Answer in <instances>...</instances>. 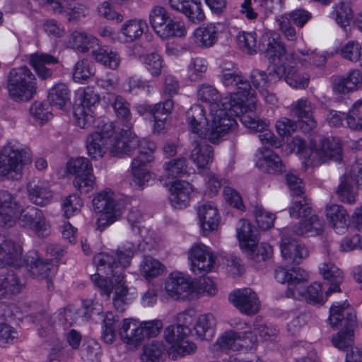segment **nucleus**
<instances>
[{"instance_id": "nucleus-9", "label": "nucleus", "mask_w": 362, "mask_h": 362, "mask_svg": "<svg viewBox=\"0 0 362 362\" xmlns=\"http://www.w3.org/2000/svg\"><path fill=\"white\" fill-rule=\"evenodd\" d=\"M149 23L157 35L162 39L182 37L187 30L182 23L174 21L163 6H154L149 12Z\"/></svg>"}, {"instance_id": "nucleus-26", "label": "nucleus", "mask_w": 362, "mask_h": 362, "mask_svg": "<svg viewBox=\"0 0 362 362\" xmlns=\"http://www.w3.org/2000/svg\"><path fill=\"white\" fill-rule=\"evenodd\" d=\"M22 248L9 237L0 234V266L19 267L22 264Z\"/></svg>"}, {"instance_id": "nucleus-20", "label": "nucleus", "mask_w": 362, "mask_h": 362, "mask_svg": "<svg viewBox=\"0 0 362 362\" xmlns=\"http://www.w3.org/2000/svg\"><path fill=\"white\" fill-rule=\"evenodd\" d=\"M308 274L300 267H293L291 269L279 267L275 270L274 277L281 283H288V289L286 292L287 297H298L301 293L296 292V288L300 282L305 281L308 279Z\"/></svg>"}, {"instance_id": "nucleus-51", "label": "nucleus", "mask_w": 362, "mask_h": 362, "mask_svg": "<svg viewBox=\"0 0 362 362\" xmlns=\"http://www.w3.org/2000/svg\"><path fill=\"white\" fill-rule=\"evenodd\" d=\"M218 33L214 24L202 26L194 32V42L202 45H213L217 42Z\"/></svg>"}, {"instance_id": "nucleus-28", "label": "nucleus", "mask_w": 362, "mask_h": 362, "mask_svg": "<svg viewBox=\"0 0 362 362\" xmlns=\"http://www.w3.org/2000/svg\"><path fill=\"white\" fill-rule=\"evenodd\" d=\"M29 200L35 205L45 206L48 204L52 197L53 193L50 190L48 183L38 178L30 180L26 186Z\"/></svg>"}, {"instance_id": "nucleus-43", "label": "nucleus", "mask_w": 362, "mask_h": 362, "mask_svg": "<svg viewBox=\"0 0 362 362\" xmlns=\"http://www.w3.org/2000/svg\"><path fill=\"white\" fill-rule=\"evenodd\" d=\"M216 318L211 314L201 315L194 326L196 336L201 340H209L215 332Z\"/></svg>"}, {"instance_id": "nucleus-22", "label": "nucleus", "mask_w": 362, "mask_h": 362, "mask_svg": "<svg viewBox=\"0 0 362 362\" xmlns=\"http://www.w3.org/2000/svg\"><path fill=\"white\" fill-rule=\"evenodd\" d=\"M119 335L122 341L131 349H137L145 339V334L140 322L132 318H126L122 320Z\"/></svg>"}, {"instance_id": "nucleus-44", "label": "nucleus", "mask_w": 362, "mask_h": 362, "mask_svg": "<svg viewBox=\"0 0 362 362\" xmlns=\"http://www.w3.org/2000/svg\"><path fill=\"white\" fill-rule=\"evenodd\" d=\"M156 148L155 143L145 139H141L139 141V146L136 148L138 155L132 161V168H134V163L136 161L137 168H146V165L153 160V153Z\"/></svg>"}, {"instance_id": "nucleus-11", "label": "nucleus", "mask_w": 362, "mask_h": 362, "mask_svg": "<svg viewBox=\"0 0 362 362\" xmlns=\"http://www.w3.org/2000/svg\"><path fill=\"white\" fill-rule=\"evenodd\" d=\"M255 110L245 111L238 115L242 124L247 128L255 132H259L258 137L265 148H279L281 146L282 141L268 129L269 122L259 118L255 113Z\"/></svg>"}, {"instance_id": "nucleus-12", "label": "nucleus", "mask_w": 362, "mask_h": 362, "mask_svg": "<svg viewBox=\"0 0 362 362\" xmlns=\"http://www.w3.org/2000/svg\"><path fill=\"white\" fill-rule=\"evenodd\" d=\"M281 54V66L286 69L285 74L283 75L286 82L291 87L296 88H305L308 86L309 82V76L305 73H300L297 69V61H300V57L292 51L284 48L278 49Z\"/></svg>"}, {"instance_id": "nucleus-10", "label": "nucleus", "mask_w": 362, "mask_h": 362, "mask_svg": "<svg viewBox=\"0 0 362 362\" xmlns=\"http://www.w3.org/2000/svg\"><path fill=\"white\" fill-rule=\"evenodd\" d=\"M257 343V336L251 330L243 332L228 330L217 339L213 345V349L221 351L249 350L254 348Z\"/></svg>"}, {"instance_id": "nucleus-13", "label": "nucleus", "mask_w": 362, "mask_h": 362, "mask_svg": "<svg viewBox=\"0 0 362 362\" xmlns=\"http://www.w3.org/2000/svg\"><path fill=\"white\" fill-rule=\"evenodd\" d=\"M126 129L119 132H115L112 127V132L110 139L109 149L114 156L123 158L131 156L139 146V140L137 136L131 132L132 124H124Z\"/></svg>"}, {"instance_id": "nucleus-53", "label": "nucleus", "mask_w": 362, "mask_h": 362, "mask_svg": "<svg viewBox=\"0 0 362 362\" xmlns=\"http://www.w3.org/2000/svg\"><path fill=\"white\" fill-rule=\"evenodd\" d=\"M145 28H147L145 21L132 20L123 25L122 32L126 37V42H132L142 35Z\"/></svg>"}, {"instance_id": "nucleus-50", "label": "nucleus", "mask_w": 362, "mask_h": 362, "mask_svg": "<svg viewBox=\"0 0 362 362\" xmlns=\"http://www.w3.org/2000/svg\"><path fill=\"white\" fill-rule=\"evenodd\" d=\"M165 266L151 256H146L140 264V272L146 279H152L162 275Z\"/></svg>"}, {"instance_id": "nucleus-60", "label": "nucleus", "mask_w": 362, "mask_h": 362, "mask_svg": "<svg viewBox=\"0 0 362 362\" xmlns=\"http://www.w3.org/2000/svg\"><path fill=\"white\" fill-rule=\"evenodd\" d=\"M73 185L75 189L81 194H88L93 191L96 186V177L93 173L75 176L73 180Z\"/></svg>"}, {"instance_id": "nucleus-41", "label": "nucleus", "mask_w": 362, "mask_h": 362, "mask_svg": "<svg viewBox=\"0 0 362 362\" xmlns=\"http://www.w3.org/2000/svg\"><path fill=\"white\" fill-rule=\"evenodd\" d=\"M214 150L212 146L205 142H196L191 152L190 159L198 168H206L213 160Z\"/></svg>"}, {"instance_id": "nucleus-19", "label": "nucleus", "mask_w": 362, "mask_h": 362, "mask_svg": "<svg viewBox=\"0 0 362 362\" xmlns=\"http://www.w3.org/2000/svg\"><path fill=\"white\" fill-rule=\"evenodd\" d=\"M290 230L283 232L281 243V252L286 264H300L308 256V249L295 239L290 237Z\"/></svg>"}, {"instance_id": "nucleus-7", "label": "nucleus", "mask_w": 362, "mask_h": 362, "mask_svg": "<svg viewBox=\"0 0 362 362\" xmlns=\"http://www.w3.org/2000/svg\"><path fill=\"white\" fill-rule=\"evenodd\" d=\"M93 206L95 212L100 213L96 225L103 230L117 221L122 216V207L116 200L114 192L108 189L98 192L93 199Z\"/></svg>"}, {"instance_id": "nucleus-15", "label": "nucleus", "mask_w": 362, "mask_h": 362, "mask_svg": "<svg viewBox=\"0 0 362 362\" xmlns=\"http://www.w3.org/2000/svg\"><path fill=\"white\" fill-rule=\"evenodd\" d=\"M112 132V124L109 122L105 124L100 131H95L87 136L86 147L92 159L98 160L105 156L109 148L107 142L110 141Z\"/></svg>"}, {"instance_id": "nucleus-38", "label": "nucleus", "mask_w": 362, "mask_h": 362, "mask_svg": "<svg viewBox=\"0 0 362 362\" xmlns=\"http://www.w3.org/2000/svg\"><path fill=\"white\" fill-rule=\"evenodd\" d=\"M324 227L323 220L317 215H312L307 219L300 221L295 225L290 233L292 232L298 236H314L319 235L322 233Z\"/></svg>"}, {"instance_id": "nucleus-36", "label": "nucleus", "mask_w": 362, "mask_h": 362, "mask_svg": "<svg viewBox=\"0 0 362 362\" xmlns=\"http://www.w3.org/2000/svg\"><path fill=\"white\" fill-rule=\"evenodd\" d=\"M200 226L204 233L216 230L219 223L218 209L212 202L201 204L197 209Z\"/></svg>"}, {"instance_id": "nucleus-16", "label": "nucleus", "mask_w": 362, "mask_h": 362, "mask_svg": "<svg viewBox=\"0 0 362 362\" xmlns=\"http://www.w3.org/2000/svg\"><path fill=\"white\" fill-rule=\"evenodd\" d=\"M229 301L243 314L253 315L260 308V301L256 293L250 288L234 290L228 296Z\"/></svg>"}, {"instance_id": "nucleus-18", "label": "nucleus", "mask_w": 362, "mask_h": 362, "mask_svg": "<svg viewBox=\"0 0 362 362\" xmlns=\"http://www.w3.org/2000/svg\"><path fill=\"white\" fill-rule=\"evenodd\" d=\"M19 220L21 225L32 230L37 236L45 237L49 234L50 226L43 212L33 206L21 210Z\"/></svg>"}, {"instance_id": "nucleus-48", "label": "nucleus", "mask_w": 362, "mask_h": 362, "mask_svg": "<svg viewBox=\"0 0 362 362\" xmlns=\"http://www.w3.org/2000/svg\"><path fill=\"white\" fill-rule=\"evenodd\" d=\"M119 317L112 312H107L103 322L101 339L106 344H112L116 338L117 323Z\"/></svg>"}, {"instance_id": "nucleus-40", "label": "nucleus", "mask_w": 362, "mask_h": 362, "mask_svg": "<svg viewBox=\"0 0 362 362\" xmlns=\"http://www.w3.org/2000/svg\"><path fill=\"white\" fill-rule=\"evenodd\" d=\"M320 272L324 279L332 281L325 292V297L327 298L334 292H340L339 284L343 280L341 271L334 264L325 262L320 267Z\"/></svg>"}, {"instance_id": "nucleus-54", "label": "nucleus", "mask_w": 362, "mask_h": 362, "mask_svg": "<svg viewBox=\"0 0 362 362\" xmlns=\"http://www.w3.org/2000/svg\"><path fill=\"white\" fill-rule=\"evenodd\" d=\"M346 124L353 130L362 129V98L356 101L346 114Z\"/></svg>"}, {"instance_id": "nucleus-39", "label": "nucleus", "mask_w": 362, "mask_h": 362, "mask_svg": "<svg viewBox=\"0 0 362 362\" xmlns=\"http://www.w3.org/2000/svg\"><path fill=\"white\" fill-rule=\"evenodd\" d=\"M76 0H57L52 2V10L56 13H66L69 15V20L77 19L85 16L87 9L86 6Z\"/></svg>"}, {"instance_id": "nucleus-32", "label": "nucleus", "mask_w": 362, "mask_h": 362, "mask_svg": "<svg viewBox=\"0 0 362 362\" xmlns=\"http://www.w3.org/2000/svg\"><path fill=\"white\" fill-rule=\"evenodd\" d=\"M172 9L180 11L194 23H199L205 19L202 3L198 0H169Z\"/></svg>"}, {"instance_id": "nucleus-8", "label": "nucleus", "mask_w": 362, "mask_h": 362, "mask_svg": "<svg viewBox=\"0 0 362 362\" xmlns=\"http://www.w3.org/2000/svg\"><path fill=\"white\" fill-rule=\"evenodd\" d=\"M284 47H268L264 51L265 56L268 58L270 66L268 74L264 71L255 69L252 71L250 79L254 87L262 91V89L267 88L272 83H275L283 78L286 69L281 66V54L278 53V49Z\"/></svg>"}, {"instance_id": "nucleus-59", "label": "nucleus", "mask_w": 362, "mask_h": 362, "mask_svg": "<svg viewBox=\"0 0 362 362\" xmlns=\"http://www.w3.org/2000/svg\"><path fill=\"white\" fill-rule=\"evenodd\" d=\"M356 327L346 326L341 332L332 338L334 346L339 349H344L354 343V333Z\"/></svg>"}, {"instance_id": "nucleus-63", "label": "nucleus", "mask_w": 362, "mask_h": 362, "mask_svg": "<svg viewBox=\"0 0 362 362\" xmlns=\"http://www.w3.org/2000/svg\"><path fill=\"white\" fill-rule=\"evenodd\" d=\"M253 326L254 329L264 340L271 341L276 340L279 330L275 326L267 325L258 317L255 318L254 320Z\"/></svg>"}, {"instance_id": "nucleus-1", "label": "nucleus", "mask_w": 362, "mask_h": 362, "mask_svg": "<svg viewBox=\"0 0 362 362\" xmlns=\"http://www.w3.org/2000/svg\"><path fill=\"white\" fill-rule=\"evenodd\" d=\"M135 251V245L128 242L115 252H100L93 257L97 272L91 275V280L107 298L114 291L113 305L119 312L124 311L134 298L125 286L123 269L129 266Z\"/></svg>"}, {"instance_id": "nucleus-34", "label": "nucleus", "mask_w": 362, "mask_h": 362, "mask_svg": "<svg viewBox=\"0 0 362 362\" xmlns=\"http://www.w3.org/2000/svg\"><path fill=\"white\" fill-rule=\"evenodd\" d=\"M59 62L57 57L47 53L36 52L29 56V64L33 66L37 76L42 80L52 76L53 71L47 66Z\"/></svg>"}, {"instance_id": "nucleus-49", "label": "nucleus", "mask_w": 362, "mask_h": 362, "mask_svg": "<svg viewBox=\"0 0 362 362\" xmlns=\"http://www.w3.org/2000/svg\"><path fill=\"white\" fill-rule=\"evenodd\" d=\"M165 350L163 341H153L144 346L141 360L144 362H160L165 355Z\"/></svg>"}, {"instance_id": "nucleus-33", "label": "nucleus", "mask_w": 362, "mask_h": 362, "mask_svg": "<svg viewBox=\"0 0 362 362\" xmlns=\"http://www.w3.org/2000/svg\"><path fill=\"white\" fill-rule=\"evenodd\" d=\"M313 107L305 98H300L292 104L291 114L300 120V128L304 132L313 130L316 127V121L313 116Z\"/></svg>"}, {"instance_id": "nucleus-3", "label": "nucleus", "mask_w": 362, "mask_h": 362, "mask_svg": "<svg viewBox=\"0 0 362 362\" xmlns=\"http://www.w3.org/2000/svg\"><path fill=\"white\" fill-rule=\"evenodd\" d=\"M226 87H236V91L223 98L222 105L238 116L245 111L256 110V98L249 82L238 69L221 75Z\"/></svg>"}, {"instance_id": "nucleus-55", "label": "nucleus", "mask_w": 362, "mask_h": 362, "mask_svg": "<svg viewBox=\"0 0 362 362\" xmlns=\"http://www.w3.org/2000/svg\"><path fill=\"white\" fill-rule=\"evenodd\" d=\"M139 59L142 62L146 69L150 72L152 76H160L163 64L161 57L156 53L152 52L147 54H141Z\"/></svg>"}, {"instance_id": "nucleus-21", "label": "nucleus", "mask_w": 362, "mask_h": 362, "mask_svg": "<svg viewBox=\"0 0 362 362\" xmlns=\"http://www.w3.org/2000/svg\"><path fill=\"white\" fill-rule=\"evenodd\" d=\"M186 122L192 133L197 134L200 138L207 136L209 140V129L211 119L208 121L206 111L201 105H193L186 112Z\"/></svg>"}, {"instance_id": "nucleus-4", "label": "nucleus", "mask_w": 362, "mask_h": 362, "mask_svg": "<svg viewBox=\"0 0 362 362\" xmlns=\"http://www.w3.org/2000/svg\"><path fill=\"white\" fill-rule=\"evenodd\" d=\"M31 160L29 148L17 141H9L0 149V176L18 180L21 177L24 165Z\"/></svg>"}, {"instance_id": "nucleus-37", "label": "nucleus", "mask_w": 362, "mask_h": 362, "mask_svg": "<svg viewBox=\"0 0 362 362\" xmlns=\"http://www.w3.org/2000/svg\"><path fill=\"white\" fill-rule=\"evenodd\" d=\"M329 224L337 233H344L348 228L349 215L346 210L338 204L327 206L325 210Z\"/></svg>"}, {"instance_id": "nucleus-57", "label": "nucleus", "mask_w": 362, "mask_h": 362, "mask_svg": "<svg viewBox=\"0 0 362 362\" xmlns=\"http://www.w3.org/2000/svg\"><path fill=\"white\" fill-rule=\"evenodd\" d=\"M74 115L76 125L82 129L88 128L94 122L93 110H90V108L76 105L74 110Z\"/></svg>"}, {"instance_id": "nucleus-62", "label": "nucleus", "mask_w": 362, "mask_h": 362, "mask_svg": "<svg viewBox=\"0 0 362 362\" xmlns=\"http://www.w3.org/2000/svg\"><path fill=\"white\" fill-rule=\"evenodd\" d=\"M298 199L293 202L289 209L291 217H306L311 214V206L309 200L304 197L298 196Z\"/></svg>"}, {"instance_id": "nucleus-64", "label": "nucleus", "mask_w": 362, "mask_h": 362, "mask_svg": "<svg viewBox=\"0 0 362 362\" xmlns=\"http://www.w3.org/2000/svg\"><path fill=\"white\" fill-rule=\"evenodd\" d=\"M113 108L118 118L123 119L126 124H132L130 120L132 115L129 103L120 95L115 96Z\"/></svg>"}, {"instance_id": "nucleus-25", "label": "nucleus", "mask_w": 362, "mask_h": 362, "mask_svg": "<svg viewBox=\"0 0 362 362\" xmlns=\"http://www.w3.org/2000/svg\"><path fill=\"white\" fill-rule=\"evenodd\" d=\"M21 207L8 192H0V226H13L19 218Z\"/></svg>"}, {"instance_id": "nucleus-14", "label": "nucleus", "mask_w": 362, "mask_h": 362, "mask_svg": "<svg viewBox=\"0 0 362 362\" xmlns=\"http://www.w3.org/2000/svg\"><path fill=\"white\" fill-rule=\"evenodd\" d=\"M354 182L362 189V160H358L353 164L341 177L337 194L341 202L349 204L355 203L356 193L354 190Z\"/></svg>"}, {"instance_id": "nucleus-24", "label": "nucleus", "mask_w": 362, "mask_h": 362, "mask_svg": "<svg viewBox=\"0 0 362 362\" xmlns=\"http://www.w3.org/2000/svg\"><path fill=\"white\" fill-rule=\"evenodd\" d=\"M22 288V284L18 279L17 274L12 270L6 273L0 274V291L5 293L16 294ZM13 314L11 308L0 303V320H7L12 317Z\"/></svg>"}, {"instance_id": "nucleus-6", "label": "nucleus", "mask_w": 362, "mask_h": 362, "mask_svg": "<svg viewBox=\"0 0 362 362\" xmlns=\"http://www.w3.org/2000/svg\"><path fill=\"white\" fill-rule=\"evenodd\" d=\"M7 88L10 97L15 101H28L36 93V78L25 66L13 68L8 73Z\"/></svg>"}, {"instance_id": "nucleus-35", "label": "nucleus", "mask_w": 362, "mask_h": 362, "mask_svg": "<svg viewBox=\"0 0 362 362\" xmlns=\"http://www.w3.org/2000/svg\"><path fill=\"white\" fill-rule=\"evenodd\" d=\"M192 192V187L188 182L183 180L173 182L170 187L169 197L172 206L177 209L186 207Z\"/></svg>"}, {"instance_id": "nucleus-58", "label": "nucleus", "mask_w": 362, "mask_h": 362, "mask_svg": "<svg viewBox=\"0 0 362 362\" xmlns=\"http://www.w3.org/2000/svg\"><path fill=\"white\" fill-rule=\"evenodd\" d=\"M29 112L30 115L40 123H44L52 117L50 105L45 102L33 103Z\"/></svg>"}, {"instance_id": "nucleus-29", "label": "nucleus", "mask_w": 362, "mask_h": 362, "mask_svg": "<svg viewBox=\"0 0 362 362\" xmlns=\"http://www.w3.org/2000/svg\"><path fill=\"white\" fill-rule=\"evenodd\" d=\"M256 166L269 174H280L286 171L281 158L268 149L259 148L256 154Z\"/></svg>"}, {"instance_id": "nucleus-42", "label": "nucleus", "mask_w": 362, "mask_h": 362, "mask_svg": "<svg viewBox=\"0 0 362 362\" xmlns=\"http://www.w3.org/2000/svg\"><path fill=\"white\" fill-rule=\"evenodd\" d=\"M237 237L244 251H254L257 237L253 234L252 226L248 221L245 219L239 221L237 226Z\"/></svg>"}, {"instance_id": "nucleus-56", "label": "nucleus", "mask_w": 362, "mask_h": 362, "mask_svg": "<svg viewBox=\"0 0 362 362\" xmlns=\"http://www.w3.org/2000/svg\"><path fill=\"white\" fill-rule=\"evenodd\" d=\"M208 63L203 58H194L187 67V77L191 81L202 80L204 74L207 71Z\"/></svg>"}, {"instance_id": "nucleus-23", "label": "nucleus", "mask_w": 362, "mask_h": 362, "mask_svg": "<svg viewBox=\"0 0 362 362\" xmlns=\"http://www.w3.org/2000/svg\"><path fill=\"white\" fill-rule=\"evenodd\" d=\"M332 327L341 325L356 327V315L354 309L349 305L346 300L332 304L329 309L328 319Z\"/></svg>"}, {"instance_id": "nucleus-5", "label": "nucleus", "mask_w": 362, "mask_h": 362, "mask_svg": "<svg viewBox=\"0 0 362 362\" xmlns=\"http://www.w3.org/2000/svg\"><path fill=\"white\" fill-rule=\"evenodd\" d=\"M290 145L312 165H319L329 160L341 159V148L335 139H324L315 148H305V141L299 136L293 138Z\"/></svg>"}, {"instance_id": "nucleus-31", "label": "nucleus", "mask_w": 362, "mask_h": 362, "mask_svg": "<svg viewBox=\"0 0 362 362\" xmlns=\"http://www.w3.org/2000/svg\"><path fill=\"white\" fill-rule=\"evenodd\" d=\"M362 85V73L358 69L351 70L345 76L332 78V89L335 93L346 94L355 91Z\"/></svg>"}, {"instance_id": "nucleus-27", "label": "nucleus", "mask_w": 362, "mask_h": 362, "mask_svg": "<svg viewBox=\"0 0 362 362\" xmlns=\"http://www.w3.org/2000/svg\"><path fill=\"white\" fill-rule=\"evenodd\" d=\"M26 267L28 272L34 278L52 277L57 273V266L52 261L44 259L33 252L26 259Z\"/></svg>"}, {"instance_id": "nucleus-2", "label": "nucleus", "mask_w": 362, "mask_h": 362, "mask_svg": "<svg viewBox=\"0 0 362 362\" xmlns=\"http://www.w3.org/2000/svg\"><path fill=\"white\" fill-rule=\"evenodd\" d=\"M197 97L202 102L209 103L211 123L209 130V141L218 143L228 133L235 129L236 120L230 115L229 108L222 105L223 98L215 87L209 84H202L197 90Z\"/></svg>"}, {"instance_id": "nucleus-46", "label": "nucleus", "mask_w": 362, "mask_h": 362, "mask_svg": "<svg viewBox=\"0 0 362 362\" xmlns=\"http://www.w3.org/2000/svg\"><path fill=\"white\" fill-rule=\"evenodd\" d=\"M47 98L50 106L63 109L70 100V90L65 83H57L49 89Z\"/></svg>"}, {"instance_id": "nucleus-17", "label": "nucleus", "mask_w": 362, "mask_h": 362, "mask_svg": "<svg viewBox=\"0 0 362 362\" xmlns=\"http://www.w3.org/2000/svg\"><path fill=\"white\" fill-rule=\"evenodd\" d=\"M188 259L191 263V270L197 275L211 272L215 263L211 251L202 243L192 246L189 251Z\"/></svg>"}, {"instance_id": "nucleus-52", "label": "nucleus", "mask_w": 362, "mask_h": 362, "mask_svg": "<svg viewBox=\"0 0 362 362\" xmlns=\"http://www.w3.org/2000/svg\"><path fill=\"white\" fill-rule=\"evenodd\" d=\"M69 173L76 176L84 175L93 173L92 163L85 157H78L69 160L66 165Z\"/></svg>"}, {"instance_id": "nucleus-45", "label": "nucleus", "mask_w": 362, "mask_h": 362, "mask_svg": "<svg viewBox=\"0 0 362 362\" xmlns=\"http://www.w3.org/2000/svg\"><path fill=\"white\" fill-rule=\"evenodd\" d=\"M91 54L97 62L113 70L117 69L120 64L118 54L108 47H97L92 50Z\"/></svg>"}, {"instance_id": "nucleus-61", "label": "nucleus", "mask_w": 362, "mask_h": 362, "mask_svg": "<svg viewBox=\"0 0 362 362\" xmlns=\"http://www.w3.org/2000/svg\"><path fill=\"white\" fill-rule=\"evenodd\" d=\"M164 169L169 177L181 176L187 172V160L185 158L170 160L164 164Z\"/></svg>"}, {"instance_id": "nucleus-30", "label": "nucleus", "mask_w": 362, "mask_h": 362, "mask_svg": "<svg viewBox=\"0 0 362 362\" xmlns=\"http://www.w3.org/2000/svg\"><path fill=\"white\" fill-rule=\"evenodd\" d=\"M192 287L191 281L180 272L171 273L165 284L167 294L176 300L186 296Z\"/></svg>"}, {"instance_id": "nucleus-47", "label": "nucleus", "mask_w": 362, "mask_h": 362, "mask_svg": "<svg viewBox=\"0 0 362 362\" xmlns=\"http://www.w3.org/2000/svg\"><path fill=\"white\" fill-rule=\"evenodd\" d=\"M304 282L298 284L296 292L301 293V296L298 297H292L296 299L305 298L310 303L321 304L324 303V298L322 293V286L319 283L315 282L308 287L304 286Z\"/></svg>"}]
</instances>
